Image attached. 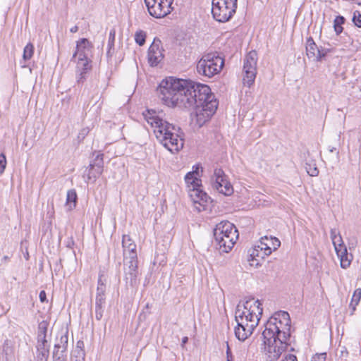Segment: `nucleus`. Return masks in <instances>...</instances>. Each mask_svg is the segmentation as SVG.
I'll return each mask as SVG.
<instances>
[{"instance_id": "obj_1", "label": "nucleus", "mask_w": 361, "mask_h": 361, "mask_svg": "<svg viewBox=\"0 0 361 361\" xmlns=\"http://www.w3.org/2000/svg\"><path fill=\"white\" fill-rule=\"evenodd\" d=\"M157 92L162 103L169 107L194 109L200 127L211 118L218 106L210 87L201 83L169 77L160 82Z\"/></svg>"}, {"instance_id": "obj_2", "label": "nucleus", "mask_w": 361, "mask_h": 361, "mask_svg": "<svg viewBox=\"0 0 361 361\" xmlns=\"http://www.w3.org/2000/svg\"><path fill=\"white\" fill-rule=\"evenodd\" d=\"M261 352L266 361H276L290 345V318L285 311L275 312L264 324Z\"/></svg>"}, {"instance_id": "obj_3", "label": "nucleus", "mask_w": 361, "mask_h": 361, "mask_svg": "<svg viewBox=\"0 0 361 361\" xmlns=\"http://www.w3.org/2000/svg\"><path fill=\"white\" fill-rule=\"evenodd\" d=\"M142 114L157 139L165 148L171 153H176L183 147L184 140L179 133L180 128L160 118L154 111L147 110Z\"/></svg>"}, {"instance_id": "obj_4", "label": "nucleus", "mask_w": 361, "mask_h": 361, "mask_svg": "<svg viewBox=\"0 0 361 361\" xmlns=\"http://www.w3.org/2000/svg\"><path fill=\"white\" fill-rule=\"evenodd\" d=\"M263 309L259 300L249 299L237 305L235 319V336L240 341H245L252 335L255 328L258 325Z\"/></svg>"}, {"instance_id": "obj_5", "label": "nucleus", "mask_w": 361, "mask_h": 361, "mask_svg": "<svg viewBox=\"0 0 361 361\" xmlns=\"http://www.w3.org/2000/svg\"><path fill=\"white\" fill-rule=\"evenodd\" d=\"M200 169H202L199 165H197L185 176V181L189 188V196L199 212L206 209L207 204L210 200L207 194L200 188L202 186V180L200 179Z\"/></svg>"}, {"instance_id": "obj_6", "label": "nucleus", "mask_w": 361, "mask_h": 361, "mask_svg": "<svg viewBox=\"0 0 361 361\" xmlns=\"http://www.w3.org/2000/svg\"><path fill=\"white\" fill-rule=\"evenodd\" d=\"M214 236L220 250L228 252L238 238V232L232 223L224 221L216 224L214 229Z\"/></svg>"}, {"instance_id": "obj_7", "label": "nucleus", "mask_w": 361, "mask_h": 361, "mask_svg": "<svg viewBox=\"0 0 361 361\" xmlns=\"http://www.w3.org/2000/svg\"><path fill=\"white\" fill-rule=\"evenodd\" d=\"M224 66V59L216 53L202 56L197 61L196 70L198 75L211 78L220 73Z\"/></svg>"}, {"instance_id": "obj_8", "label": "nucleus", "mask_w": 361, "mask_h": 361, "mask_svg": "<svg viewBox=\"0 0 361 361\" xmlns=\"http://www.w3.org/2000/svg\"><path fill=\"white\" fill-rule=\"evenodd\" d=\"M237 9V0H212V14L214 20L226 23L231 19Z\"/></svg>"}, {"instance_id": "obj_9", "label": "nucleus", "mask_w": 361, "mask_h": 361, "mask_svg": "<svg viewBox=\"0 0 361 361\" xmlns=\"http://www.w3.org/2000/svg\"><path fill=\"white\" fill-rule=\"evenodd\" d=\"M257 54L255 51H250L244 59L243 68V83L248 87L255 82L257 75Z\"/></svg>"}, {"instance_id": "obj_10", "label": "nucleus", "mask_w": 361, "mask_h": 361, "mask_svg": "<svg viewBox=\"0 0 361 361\" xmlns=\"http://www.w3.org/2000/svg\"><path fill=\"white\" fill-rule=\"evenodd\" d=\"M173 0H145L150 16L156 18H164L172 11Z\"/></svg>"}, {"instance_id": "obj_11", "label": "nucleus", "mask_w": 361, "mask_h": 361, "mask_svg": "<svg viewBox=\"0 0 361 361\" xmlns=\"http://www.w3.org/2000/svg\"><path fill=\"white\" fill-rule=\"evenodd\" d=\"M104 154L99 152L92 154L93 159L90 161L89 166L85 171L87 182L94 183L97 178L102 173L104 168Z\"/></svg>"}, {"instance_id": "obj_12", "label": "nucleus", "mask_w": 361, "mask_h": 361, "mask_svg": "<svg viewBox=\"0 0 361 361\" xmlns=\"http://www.w3.org/2000/svg\"><path fill=\"white\" fill-rule=\"evenodd\" d=\"M212 185L214 189L225 195L233 193V189L231 183L226 178V175L221 169H216L211 178Z\"/></svg>"}, {"instance_id": "obj_13", "label": "nucleus", "mask_w": 361, "mask_h": 361, "mask_svg": "<svg viewBox=\"0 0 361 361\" xmlns=\"http://www.w3.org/2000/svg\"><path fill=\"white\" fill-rule=\"evenodd\" d=\"M137 264V256L133 257V258H124V280L132 287L137 283L139 275Z\"/></svg>"}, {"instance_id": "obj_14", "label": "nucleus", "mask_w": 361, "mask_h": 361, "mask_svg": "<svg viewBox=\"0 0 361 361\" xmlns=\"http://www.w3.org/2000/svg\"><path fill=\"white\" fill-rule=\"evenodd\" d=\"M106 284L102 280V276H99L97 281V288L95 297V317L100 320L103 317L106 303Z\"/></svg>"}, {"instance_id": "obj_15", "label": "nucleus", "mask_w": 361, "mask_h": 361, "mask_svg": "<svg viewBox=\"0 0 361 361\" xmlns=\"http://www.w3.org/2000/svg\"><path fill=\"white\" fill-rule=\"evenodd\" d=\"M164 49L160 39H154L148 49L147 59L151 66H157L164 58Z\"/></svg>"}, {"instance_id": "obj_16", "label": "nucleus", "mask_w": 361, "mask_h": 361, "mask_svg": "<svg viewBox=\"0 0 361 361\" xmlns=\"http://www.w3.org/2000/svg\"><path fill=\"white\" fill-rule=\"evenodd\" d=\"M68 336V333L61 334L59 342L54 345L53 350V359L54 361H66L67 360V346Z\"/></svg>"}, {"instance_id": "obj_17", "label": "nucleus", "mask_w": 361, "mask_h": 361, "mask_svg": "<svg viewBox=\"0 0 361 361\" xmlns=\"http://www.w3.org/2000/svg\"><path fill=\"white\" fill-rule=\"evenodd\" d=\"M306 53L310 59L317 61H320L325 56V54L322 53L319 49L314 39L311 37L307 39Z\"/></svg>"}, {"instance_id": "obj_18", "label": "nucleus", "mask_w": 361, "mask_h": 361, "mask_svg": "<svg viewBox=\"0 0 361 361\" xmlns=\"http://www.w3.org/2000/svg\"><path fill=\"white\" fill-rule=\"evenodd\" d=\"M122 246L125 259L133 258V257L137 256L136 245L128 235H123Z\"/></svg>"}, {"instance_id": "obj_19", "label": "nucleus", "mask_w": 361, "mask_h": 361, "mask_svg": "<svg viewBox=\"0 0 361 361\" xmlns=\"http://www.w3.org/2000/svg\"><path fill=\"white\" fill-rule=\"evenodd\" d=\"M262 247L265 250V255H270L273 250H277L280 245V240L276 237L264 236L260 239Z\"/></svg>"}, {"instance_id": "obj_20", "label": "nucleus", "mask_w": 361, "mask_h": 361, "mask_svg": "<svg viewBox=\"0 0 361 361\" xmlns=\"http://www.w3.org/2000/svg\"><path fill=\"white\" fill-rule=\"evenodd\" d=\"M77 71L79 72V77L78 78V82H82L85 79V73L91 69V61L88 59L87 56L78 58L77 61Z\"/></svg>"}, {"instance_id": "obj_21", "label": "nucleus", "mask_w": 361, "mask_h": 361, "mask_svg": "<svg viewBox=\"0 0 361 361\" xmlns=\"http://www.w3.org/2000/svg\"><path fill=\"white\" fill-rule=\"evenodd\" d=\"M269 255H265V250L262 247V244L259 242V245L248 250L247 258L249 262H256L255 265L257 266L259 264V258L264 259L266 256Z\"/></svg>"}, {"instance_id": "obj_22", "label": "nucleus", "mask_w": 361, "mask_h": 361, "mask_svg": "<svg viewBox=\"0 0 361 361\" xmlns=\"http://www.w3.org/2000/svg\"><path fill=\"white\" fill-rule=\"evenodd\" d=\"M90 43L86 38H82L77 42L76 50L73 55L72 59L87 56L86 51H90Z\"/></svg>"}, {"instance_id": "obj_23", "label": "nucleus", "mask_w": 361, "mask_h": 361, "mask_svg": "<svg viewBox=\"0 0 361 361\" xmlns=\"http://www.w3.org/2000/svg\"><path fill=\"white\" fill-rule=\"evenodd\" d=\"M35 355L36 361H47L49 355V345L48 343L37 342Z\"/></svg>"}, {"instance_id": "obj_24", "label": "nucleus", "mask_w": 361, "mask_h": 361, "mask_svg": "<svg viewBox=\"0 0 361 361\" xmlns=\"http://www.w3.org/2000/svg\"><path fill=\"white\" fill-rule=\"evenodd\" d=\"M49 326L47 321H42L38 325L37 342L48 343L46 339L47 332Z\"/></svg>"}, {"instance_id": "obj_25", "label": "nucleus", "mask_w": 361, "mask_h": 361, "mask_svg": "<svg viewBox=\"0 0 361 361\" xmlns=\"http://www.w3.org/2000/svg\"><path fill=\"white\" fill-rule=\"evenodd\" d=\"M78 196L76 191L74 189L68 190L66 197V206L68 207V209L71 210L76 206Z\"/></svg>"}, {"instance_id": "obj_26", "label": "nucleus", "mask_w": 361, "mask_h": 361, "mask_svg": "<svg viewBox=\"0 0 361 361\" xmlns=\"http://www.w3.org/2000/svg\"><path fill=\"white\" fill-rule=\"evenodd\" d=\"M337 256L340 259L341 267L343 269H346L350 265L353 256L348 253L347 248L345 249V252H342V253L337 255Z\"/></svg>"}, {"instance_id": "obj_27", "label": "nucleus", "mask_w": 361, "mask_h": 361, "mask_svg": "<svg viewBox=\"0 0 361 361\" xmlns=\"http://www.w3.org/2000/svg\"><path fill=\"white\" fill-rule=\"evenodd\" d=\"M345 19L342 16H337L334 21V28L336 35H340L343 32L342 25L345 23Z\"/></svg>"}, {"instance_id": "obj_28", "label": "nucleus", "mask_w": 361, "mask_h": 361, "mask_svg": "<svg viewBox=\"0 0 361 361\" xmlns=\"http://www.w3.org/2000/svg\"><path fill=\"white\" fill-rule=\"evenodd\" d=\"M116 37V30L114 28H112L109 32V36L108 39V50L106 54L108 56H111L113 52L111 50H114V42Z\"/></svg>"}, {"instance_id": "obj_29", "label": "nucleus", "mask_w": 361, "mask_h": 361, "mask_svg": "<svg viewBox=\"0 0 361 361\" xmlns=\"http://www.w3.org/2000/svg\"><path fill=\"white\" fill-rule=\"evenodd\" d=\"M34 54V46L32 43H28L23 50V58L25 61L30 60Z\"/></svg>"}, {"instance_id": "obj_30", "label": "nucleus", "mask_w": 361, "mask_h": 361, "mask_svg": "<svg viewBox=\"0 0 361 361\" xmlns=\"http://www.w3.org/2000/svg\"><path fill=\"white\" fill-rule=\"evenodd\" d=\"M146 35L142 30H139L135 32V40L140 46H142L145 43Z\"/></svg>"}, {"instance_id": "obj_31", "label": "nucleus", "mask_w": 361, "mask_h": 361, "mask_svg": "<svg viewBox=\"0 0 361 361\" xmlns=\"http://www.w3.org/2000/svg\"><path fill=\"white\" fill-rule=\"evenodd\" d=\"M85 350L84 349H79V348H75L73 351V355L71 356V358L74 359H83L85 360Z\"/></svg>"}, {"instance_id": "obj_32", "label": "nucleus", "mask_w": 361, "mask_h": 361, "mask_svg": "<svg viewBox=\"0 0 361 361\" xmlns=\"http://www.w3.org/2000/svg\"><path fill=\"white\" fill-rule=\"evenodd\" d=\"M361 299V288H357L354 291L351 299V305H358Z\"/></svg>"}, {"instance_id": "obj_33", "label": "nucleus", "mask_w": 361, "mask_h": 361, "mask_svg": "<svg viewBox=\"0 0 361 361\" xmlns=\"http://www.w3.org/2000/svg\"><path fill=\"white\" fill-rule=\"evenodd\" d=\"M355 25L361 28V13L358 11H355L353 13L352 19Z\"/></svg>"}, {"instance_id": "obj_34", "label": "nucleus", "mask_w": 361, "mask_h": 361, "mask_svg": "<svg viewBox=\"0 0 361 361\" xmlns=\"http://www.w3.org/2000/svg\"><path fill=\"white\" fill-rule=\"evenodd\" d=\"M6 166V158L4 154H0V175H1Z\"/></svg>"}, {"instance_id": "obj_35", "label": "nucleus", "mask_w": 361, "mask_h": 361, "mask_svg": "<svg viewBox=\"0 0 361 361\" xmlns=\"http://www.w3.org/2000/svg\"><path fill=\"white\" fill-rule=\"evenodd\" d=\"M334 247L337 255L342 253V252H345L346 246L344 245V243L336 244V243L334 242Z\"/></svg>"}, {"instance_id": "obj_36", "label": "nucleus", "mask_w": 361, "mask_h": 361, "mask_svg": "<svg viewBox=\"0 0 361 361\" xmlns=\"http://www.w3.org/2000/svg\"><path fill=\"white\" fill-rule=\"evenodd\" d=\"M326 353L316 354L312 357L311 361H326Z\"/></svg>"}, {"instance_id": "obj_37", "label": "nucleus", "mask_w": 361, "mask_h": 361, "mask_svg": "<svg viewBox=\"0 0 361 361\" xmlns=\"http://www.w3.org/2000/svg\"><path fill=\"white\" fill-rule=\"evenodd\" d=\"M8 344H9V341H6L4 343V345H3V351L5 353V354L7 355H8L9 353H12V350L11 348L8 346Z\"/></svg>"}, {"instance_id": "obj_38", "label": "nucleus", "mask_w": 361, "mask_h": 361, "mask_svg": "<svg viewBox=\"0 0 361 361\" xmlns=\"http://www.w3.org/2000/svg\"><path fill=\"white\" fill-rule=\"evenodd\" d=\"M281 361H298L297 357L293 354H287Z\"/></svg>"}, {"instance_id": "obj_39", "label": "nucleus", "mask_w": 361, "mask_h": 361, "mask_svg": "<svg viewBox=\"0 0 361 361\" xmlns=\"http://www.w3.org/2000/svg\"><path fill=\"white\" fill-rule=\"evenodd\" d=\"M338 234H340V233L338 232L336 228H331L330 231L331 240L334 241L335 238H337Z\"/></svg>"}, {"instance_id": "obj_40", "label": "nucleus", "mask_w": 361, "mask_h": 361, "mask_svg": "<svg viewBox=\"0 0 361 361\" xmlns=\"http://www.w3.org/2000/svg\"><path fill=\"white\" fill-rule=\"evenodd\" d=\"M39 300L42 302H47V294H46V292L44 290H41L40 293H39Z\"/></svg>"}, {"instance_id": "obj_41", "label": "nucleus", "mask_w": 361, "mask_h": 361, "mask_svg": "<svg viewBox=\"0 0 361 361\" xmlns=\"http://www.w3.org/2000/svg\"><path fill=\"white\" fill-rule=\"evenodd\" d=\"M89 133V130H88V129H87V128H83V129L80 132L79 135H78V137H79V138H80V137H81L82 139H83V138L85 137V135H87V133Z\"/></svg>"}, {"instance_id": "obj_42", "label": "nucleus", "mask_w": 361, "mask_h": 361, "mask_svg": "<svg viewBox=\"0 0 361 361\" xmlns=\"http://www.w3.org/2000/svg\"><path fill=\"white\" fill-rule=\"evenodd\" d=\"M334 242L336 243V244H343V239H342V237L341 235V234H338V237L337 238H335L334 241H332V243L333 245H334Z\"/></svg>"}, {"instance_id": "obj_43", "label": "nucleus", "mask_w": 361, "mask_h": 361, "mask_svg": "<svg viewBox=\"0 0 361 361\" xmlns=\"http://www.w3.org/2000/svg\"><path fill=\"white\" fill-rule=\"evenodd\" d=\"M226 354H227V361H231V360L232 358V355H231V350H230L228 343H227Z\"/></svg>"}, {"instance_id": "obj_44", "label": "nucleus", "mask_w": 361, "mask_h": 361, "mask_svg": "<svg viewBox=\"0 0 361 361\" xmlns=\"http://www.w3.org/2000/svg\"><path fill=\"white\" fill-rule=\"evenodd\" d=\"M307 172H308V173H310V176H317V175H318V173H319V171H318V169H317V168H314V169L312 170V171H311V172H310V171H307Z\"/></svg>"}, {"instance_id": "obj_45", "label": "nucleus", "mask_w": 361, "mask_h": 361, "mask_svg": "<svg viewBox=\"0 0 361 361\" xmlns=\"http://www.w3.org/2000/svg\"><path fill=\"white\" fill-rule=\"evenodd\" d=\"M83 347H84V343L82 341H79L77 342L75 348L83 349Z\"/></svg>"}, {"instance_id": "obj_46", "label": "nucleus", "mask_w": 361, "mask_h": 361, "mask_svg": "<svg viewBox=\"0 0 361 361\" xmlns=\"http://www.w3.org/2000/svg\"><path fill=\"white\" fill-rule=\"evenodd\" d=\"M70 31L73 33L77 32L78 31V27L75 25L70 29Z\"/></svg>"}, {"instance_id": "obj_47", "label": "nucleus", "mask_w": 361, "mask_h": 361, "mask_svg": "<svg viewBox=\"0 0 361 361\" xmlns=\"http://www.w3.org/2000/svg\"><path fill=\"white\" fill-rule=\"evenodd\" d=\"M188 341V338L185 336L182 338V345H184Z\"/></svg>"}, {"instance_id": "obj_48", "label": "nucleus", "mask_w": 361, "mask_h": 361, "mask_svg": "<svg viewBox=\"0 0 361 361\" xmlns=\"http://www.w3.org/2000/svg\"><path fill=\"white\" fill-rule=\"evenodd\" d=\"M357 305H351V302L350 303V307L352 309L353 312L355 310Z\"/></svg>"}, {"instance_id": "obj_49", "label": "nucleus", "mask_w": 361, "mask_h": 361, "mask_svg": "<svg viewBox=\"0 0 361 361\" xmlns=\"http://www.w3.org/2000/svg\"><path fill=\"white\" fill-rule=\"evenodd\" d=\"M71 361H85V360L83 359H74V358H71Z\"/></svg>"}, {"instance_id": "obj_50", "label": "nucleus", "mask_w": 361, "mask_h": 361, "mask_svg": "<svg viewBox=\"0 0 361 361\" xmlns=\"http://www.w3.org/2000/svg\"><path fill=\"white\" fill-rule=\"evenodd\" d=\"M8 259H9V258H8V256H4V257H3V259H2V260H4V261H5V262H6V261H7Z\"/></svg>"}, {"instance_id": "obj_51", "label": "nucleus", "mask_w": 361, "mask_h": 361, "mask_svg": "<svg viewBox=\"0 0 361 361\" xmlns=\"http://www.w3.org/2000/svg\"><path fill=\"white\" fill-rule=\"evenodd\" d=\"M335 149H336V148L333 147L332 149H330V152H333Z\"/></svg>"}, {"instance_id": "obj_52", "label": "nucleus", "mask_w": 361, "mask_h": 361, "mask_svg": "<svg viewBox=\"0 0 361 361\" xmlns=\"http://www.w3.org/2000/svg\"><path fill=\"white\" fill-rule=\"evenodd\" d=\"M290 350H291V351H293V350H294V348H290Z\"/></svg>"}]
</instances>
